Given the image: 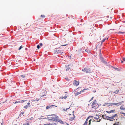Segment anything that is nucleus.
<instances>
[{"label": "nucleus", "mask_w": 125, "mask_h": 125, "mask_svg": "<svg viewBox=\"0 0 125 125\" xmlns=\"http://www.w3.org/2000/svg\"><path fill=\"white\" fill-rule=\"evenodd\" d=\"M16 125V124H15V125Z\"/></svg>", "instance_id": "nucleus-53"}, {"label": "nucleus", "mask_w": 125, "mask_h": 125, "mask_svg": "<svg viewBox=\"0 0 125 125\" xmlns=\"http://www.w3.org/2000/svg\"><path fill=\"white\" fill-rule=\"evenodd\" d=\"M108 39V38H107V39H106V38H105L104 39H103L101 41V43L102 44L103 42H104L105 41V40L106 39H107V40Z\"/></svg>", "instance_id": "nucleus-19"}, {"label": "nucleus", "mask_w": 125, "mask_h": 125, "mask_svg": "<svg viewBox=\"0 0 125 125\" xmlns=\"http://www.w3.org/2000/svg\"><path fill=\"white\" fill-rule=\"evenodd\" d=\"M120 109L121 110H125V108L123 106H121L120 108Z\"/></svg>", "instance_id": "nucleus-18"}, {"label": "nucleus", "mask_w": 125, "mask_h": 125, "mask_svg": "<svg viewBox=\"0 0 125 125\" xmlns=\"http://www.w3.org/2000/svg\"><path fill=\"white\" fill-rule=\"evenodd\" d=\"M22 47H22V46H20V47H19V49H18L19 50H20L21 49V48H22Z\"/></svg>", "instance_id": "nucleus-29"}, {"label": "nucleus", "mask_w": 125, "mask_h": 125, "mask_svg": "<svg viewBox=\"0 0 125 125\" xmlns=\"http://www.w3.org/2000/svg\"><path fill=\"white\" fill-rule=\"evenodd\" d=\"M93 98H94V97H93L92 98H91V100H90L89 101V102H90L92 100H93Z\"/></svg>", "instance_id": "nucleus-34"}, {"label": "nucleus", "mask_w": 125, "mask_h": 125, "mask_svg": "<svg viewBox=\"0 0 125 125\" xmlns=\"http://www.w3.org/2000/svg\"><path fill=\"white\" fill-rule=\"evenodd\" d=\"M103 62L104 63H106V62L105 61H104Z\"/></svg>", "instance_id": "nucleus-45"}, {"label": "nucleus", "mask_w": 125, "mask_h": 125, "mask_svg": "<svg viewBox=\"0 0 125 125\" xmlns=\"http://www.w3.org/2000/svg\"><path fill=\"white\" fill-rule=\"evenodd\" d=\"M65 79H66L68 81H69V80H70L69 79H68L67 78H65Z\"/></svg>", "instance_id": "nucleus-38"}, {"label": "nucleus", "mask_w": 125, "mask_h": 125, "mask_svg": "<svg viewBox=\"0 0 125 125\" xmlns=\"http://www.w3.org/2000/svg\"><path fill=\"white\" fill-rule=\"evenodd\" d=\"M97 17H98V16H96V18H97Z\"/></svg>", "instance_id": "nucleus-52"}, {"label": "nucleus", "mask_w": 125, "mask_h": 125, "mask_svg": "<svg viewBox=\"0 0 125 125\" xmlns=\"http://www.w3.org/2000/svg\"><path fill=\"white\" fill-rule=\"evenodd\" d=\"M39 99H38V100H33L34 101H39Z\"/></svg>", "instance_id": "nucleus-36"}, {"label": "nucleus", "mask_w": 125, "mask_h": 125, "mask_svg": "<svg viewBox=\"0 0 125 125\" xmlns=\"http://www.w3.org/2000/svg\"><path fill=\"white\" fill-rule=\"evenodd\" d=\"M41 17H42V18H44L45 17V16L44 15H41Z\"/></svg>", "instance_id": "nucleus-26"}, {"label": "nucleus", "mask_w": 125, "mask_h": 125, "mask_svg": "<svg viewBox=\"0 0 125 125\" xmlns=\"http://www.w3.org/2000/svg\"><path fill=\"white\" fill-rule=\"evenodd\" d=\"M73 66V65L72 64H70L68 66H66V71H68L70 69V66Z\"/></svg>", "instance_id": "nucleus-7"}, {"label": "nucleus", "mask_w": 125, "mask_h": 125, "mask_svg": "<svg viewBox=\"0 0 125 125\" xmlns=\"http://www.w3.org/2000/svg\"><path fill=\"white\" fill-rule=\"evenodd\" d=\"M56 52L57 53H61L62 52L61 51V50H59L58 49L56 50Z\"/></svg>", "instance_id": "nucleus-17"}, {"label": "nucleus", "mask_w": 125, "mask_h": 125, "mask_svg": "<svg viewBox=\"0 0 125 125\" xmlns=\"http://www.w3.org/2000/svg\"><path fill=\"white\" fill-rule=\"evenodd\" d=\"M123 61H125V58H123Z\"/></svg>", "instance_id": "nucleus-41"}, {"label": "nucleus", "mask_w": 125, "mask_h": 125, "mask_svg": "<svg viewBox=\"0 0 125 125\" xmlns=\"http://www.w3.org/2000/svg\"><path fill=\"white\" fill-rule=\"evenodd\" d=\"M68 109V108H67L66 109Z\"/></svg>", "instance_id": "nucleus-56"}, {"label": "nucleus", "mask_w": 125, "mask_h": 125, "mask_svg": "<svg viewBox=\"0 0 125 125\" xmlns=\"http://www.w3.org/2000/svg\"><path fill=\"white\" fill-rule=\"evenodd\" d=\"M115 109L112 110L111 111H112V113L114 112H115Z\"/></svg>", "instance_id": "nucleus-33"}, {"label": "nucleus", "mask_w": 125, "mask_h": 125, "mask_svg": "<svg viewBox=\"0 0 125 125\" xmlns=\"http://www.w3.org/2000/svg\"><path fill=\"white\" fill-rule=\"evenodd\" d=\"M108 120H109L110 121H113L112 120H111V119H109Z\"/></svg>", "instance_id": "nucleus-46"}, {"label": "nucleus", "mask_w": 125, "mask_h": 125, "mask_svg": "<svg viewBox=\"0 0 125 125\" xmlns=\"http://www.w3.org/2000/svg\"><path fill=\"white\" fill-rule=\"evenodd\" d=\"M117 114H115V115H113L112 116L110 117H107L108 118H110L111 119H114L115 117H116L117 116Z\"/></svg>", "instance_id": "nucleus-11"}, {"label": "nucleus", "mask_w": 125, "mask_h": 125, "mask_svg": "<svg viewBox=\"0 0 125 125\" xmlns=\"http://www.w3.org/2000/svg\"><path fill=\"white\" fill-rule=\"evenodd\" d=\"M66 92H65V93H66Z\"/></svg>", "instance_id": "nucleus-55"}, {"label": "nucleus", "mask_w": 125, "mask_h": 125, "mask_svg": "<svg viewBox=\"0 0 125 125\" xmlns=\"http://www.w3.org/2000/svg\"><path fill=\"white\" fill-rule=\"evenodd\" d=\"M31 123V122L26 123L24 124L23 125H28L30 124V123Z\"/></svg>", "instance_id": "nucleus-23"}, {"label": "nucleus", "mask_w": 125, "mask_h": 125, "mask_svg": "<svg viewBox=\"0 0 125 125\" xmlns=\"http://www.w3.org/2000/svg\"><path fill=\"white\" fill-rule=\"evenodd\" d=\"M75 116H73V117H70V120L71 121H73L74 120V118H75Z\"/></svg>", "instance_id": "nucleus-15"}, {"label": "nucleus", "mask_w": 125, "mask_h": 125, "mask_svg": "<svg viewBox=\"0 0 125 125\" xmlns=\"http://www.w3.org/2000/svg\"><path fill=\"white\" fill-rule=\"evenodd\" d=\"M25 100H21L20 101H16L15 102H13V103H14V104H16L18 103H22L24 102L25 101Z\"/></svg>", "instance_id": "nucleus-10"}, {"label": "nucleus", "mask_w": 125, "mask_h": 125, "mask_svg": "<svg viewBox=\"0 0 125 125\" xmlns=\"http://www.w3.org/2000/svg\"><path fill=\"white\" fill-rule=\"evenodd\" d=\"M73 83L74 85L77 86L79 85V83L78 81H77L76 80H74L73 82Z\"/></svg>", "instance_id": "nucleus-6"}, {"label": "nucleus", "mask_w": 125, "mask_h": 125, "mask_svg": "<svg viewBox=\"0 0 125 125\" xmlns=\"http://www.w3.org/2000/svg\"><path fill=\"white\" fill-rule=\"evenodd\" d=\"M30 26V24H28V23H27L26 24V27H29Z\"/></svg>", "instance_id": "nucleus-25"}, {"label": "nucleus", "mask_w": 125, "mask_h": 125, "mask_svg": "<svg viewBox=\"0 0 125 125\" xmlns=\"http://www.w3.org/2000/svg\"><path fill=\"white\" fill-rule=\"evenodd\" d=\"M44 96V95H42L41 96Z\"/></svg>", "instance_id": "nucleus-48"}, {"label": "nucleus", "mask_w": 125, "mask_h": 125, "mask_svg": "<svg viewBox=\"0 0 125 125\" xmlns=\"http://www.w3.org/2000/svg\"><path fill=\"white\" fill-rule=\"evenodd\" d=\"M99 122L98 121H97V122Z\"/></svg>", "instance_id": "nucleus-54"}, {"label": "nucleus", "mask_w": 125, "mask_h": 125, "mask_svg": "<svg viewBox=\"0 0 125 125\" xmlns=\"http://www.w3.org/2000/svg\"><path fill=\"white\" fill-rule=\"evenodd\" d=\"M40 46H42V43H40Z\"/></svg>", "instance_id": "nucleus-40"}, {"label": "nucleus", "mask_w": 125, "mask_h": 125, "mask_svg": "<svg viewBox=\"0 0 125 125\" xmlns=\"http://www.w3.org/2000/svg\"><path fill=\"white\" fill-rule=\"evenodd\" d=\"M98 19V18H95L94 19V20H95V19Z\"/></svg>", "instance_id": "nucleus-43"}, {"label": "nucleus", "mask_w": 125, "mask_h": 125, "mask_svg": "<svg viewBox=\"0 0 125 125\" xmlns=\"http://www.w3.org/2000/svg\"><path fill=\"white\" fill-rule=\"evenodd\" d=\"M50 119L54 121H57L58 118V117L55 115H50Z\"/></svg>", "instance_id": "nucleus-2"}, {"label": "nucleus", "mask_w": 125, "mask_h": 125, "mask_svg": "<svg viewBox=\"0 0 125 125\" xmlns=\"http://www.w3.org/2000/svg\"><path fill=\"white\" fill-rule=\"evenodd\" d=\"M67 95H66L64 97L63 96H61V97H60V98H61L62 99H63V98L64 99H66L67 97Z\"/></svg>", "instance_id": "nucleus-16"}, {"label": "nucleus", "mask_w": 125, "mask_h": 125, "mask_svg": "<svg viewBox=\"0 0 125 125\" xmlns=\"http://www.w3.org/2000/svg\"><path fill=\"white\" fill-rule=\"evenodd\" d=\"M88 118H87L85 122L84 123V124L83 125H87V124L88 122Z\"/></svg>", "instance_id": "nucleus-13"}, {"label": "nucleus", "mask_w": 125, "mask_h": 125, "mask_svg": "<svg viewBox=\"0 0 125 125\" xmlns=\"http://www.w3.org/2000/svg\"><path fill=\"white\" fill-rule=\"evenodd\" d=\"M92 106L93 108L96 109L98 108L99 105L97 103V101L96 100H94V102L92 103Z\"/></svg>", "instance_id": "nucleus-1"}, {"label": "nucleus", "mask_w": 125, "mask_h": 125, "mask_svg": "<svg viewBox=\"0 0 125 125\" xmlns=\"http://www.w3.org/2000/svg\"><path fill=\"white\" fill-rule=\"evenodd\" d=\"M40 48V46L39 45H38L37 46V48L38 49H39Z\"/></svg>", "instance_id": "nucleus-35"}, {"label": "nucleus", "mask_w": 125, "mask_h": 125, "mask_svg": "<svg viewBox=\"0 0 125 125\" xmlns=\"http://www.w3.org/2000/svg\"><path fill=\"white\" fill-rule=\"evenodd\" d=\"M117 124L116 123H114V125H117Z\"/></svg>", "instance_id": "nucleus-42"}, {"label": "nucleus", "mask_w": 125, "mask_h": 125, "mask_svg": "<svg viewBox=\"0 0 125 125\" xmlns=\"http://www.w3.org/2000/svg\"><path fill=\"white\" fill-rule=\"evenodd\" d=\"M57 121L59 122L60 123L62 124H63L64 123L61 120H60L59 119V118H58V119L57 120Z\"/></svg>", "instance_id": "nucleus-12"}, {"label": "nucleus", "mask_w": 125, "mask_h": 125, "mask_svg": "<svg viewBox=\"0 0 125 125\" xmlns=\"http://www.w3.org/2000/svg\"><path fill=\"white\" fill-rule=\"evenodd\" d=\"M55 106L56 107H57V106L55 105H48L46 107V110H47L48 109L50 108H52L53 107Z\"/></svg>", "instance_id": "nucleus-9"}, {"label": "nucleus", "mask_w": 125, "mask_h": 125, "mask_svg": "<svg viewBox=\"0 0 125 125\" xmlns=\"http://www.w3.org/2000/svg\"><path fill=\"white\" fill-rule=\"evenodd\" d=\"M107 116H106V115H103L102 117H103V118L104 119H106V117H107Z\"/></svg>", "instance_id": "nucleus-21"}, {"label": "nucleus", "mask_w": 125, "mask_h": 125, "mask_svg": "<svg viewBox=\"0 0 125 125\" xmlns=\"http://www.w3.org/2000/svg\"><path fill=\"white\" fill-rule=\"evenodd\" d=\"M66 124L67 125H68V124L67 123H66Z\"/></svg>", "instance_id": "nucleus-51"}, {"label": "nucleus", "mask_w": 125, "mask_h": 125, "mask_svg": "<svg viewBox=\"0 0 125 125\" xmlns=\"http://www.w3.org/2000/svg\"><path fill=\"white\" fill-rule=\"evenodd\" d=\"M29 120V119H28L27 120V121H28V120Z\"/></svg>", "instance_id": "nucleus-50"}, {"label": "nucleus", "mask_w": 125, "mask_h": 125, "mask_svg": "<svg viewBox=\"0 0 125 125\" xmlns=\"http://www.w3.org/2000/svg\"><path fill=\"white\" fill-rule=\"evenodd\" d=\"M125 33V32H120V31H119L118 33Z\"/></svg>", "instance_id": "nucleus-31"}, {"label": "nucleus", "mask_w": 125, "mask_h": 125, "mask_svg": "<svg viewBox=\"0 0 125 125\" xmlns=\"http://www.w3.org/2000/svg\"><path fill=\"white\" fill-rule=\"evenodd\" d=\"M24 113V112L23 111H21V113H20V115H22Z\"/></svg>", "instance_id": "nucleus-22"}, {"label": "nucleus", "mask_w": 125, "mask_h": 125, "mask_svg": "<svg viewBox=\"0 0 125 125\" xmlns=\"http://www.w3.org/2000/svg\"><path fill=\"white\" fill-rule=\"evenodd\" d=\"M92 120V119H91L90 120H89V125H90L91 123V121Z\"/></svg>", "instance_id": "nucleus-27"}, {"label": "nucleus", "mask_w": 125, "mask_h": 125, "mask_svg": "<svg viewBox=\"0 0 125 125\" xmlns=\"http://www.w3.org/2000/svg\"><path fill=\"white\" fill-rule=\"evenodd\" d=\"M113 67L115 70H117V71H119V69L117 68L114 67Z\"/></svg>", "instance_id": "nucleus-24"}, {"label": "nucleus", "mask_w": 125, "mask_h": 125, "mask_svg": "<svg viewBox=\"0 0 125 125\" xmlns=\"http://www.w3.org/2000/svg\"><path fill=\"white\" fill-rule=\"evenodd\" d=\"M87 89L88 90V89L87 88V89H84L83 90L79 92H77L75 93V96H77V95H78L79 94H81L82 92H84V90H87Z\"/></svg>", "instance_id": "nucleus-5"}, {"label": "nucleus", "mask_w": 125, "mask_h": 125, "mask_svg": "<svg viewBox=\"0 0 125 125\" xmlns=\"http://www.w3.org/2000/svg\"><path fill=\"white\" fill-rule=\"evenodd\" d=\"M21 76L23 78H24L25 77V75H21Z\"/></svg>", "instance_id": "nucleus-30"}, {"label": "nucleus", "mask_w": 125, "mask_h": 125, "mask_svg": "<svg viewBox=\"0 0 125 125\" xmlns=\"http://www.w3.org/2000/svg\"><path fill=\"white\" fill-rule=\"evenodd\" d=\"M107 117H109V116H107V117H106V119H107V120H108L109 118H108Z\"/></svg>", "instance_id": "nucleus-37"}, {"label": "nucleus", "mask_w": 125, "mask_h": 125, "mask_svg": "<svg viewBox=\"0 0 125 125\" xmlns=\"http://www.w3.org/2000/svg\"><path fill=\"white\" fill-rule=\"evenodd\" d=\"M99 118V116L98 115H96L94 117V118L95 119H97Z\"/></svg>", "instance_id": "nucleus-14"}, {"label": "nucleus", "mask_w": 125, "mask_h": 125, "mask_svg": "<svg viewBox=\"0 0 125 125\" xmlns=\"http://www.w3.org/2000/svg\"><path fill=\"white\" fill-rule=\"evenodd\" d=\"M123 61H121V63H123Z\"/></svg>", "instance_id": "nucleus-49"}, {"label": "nucleus", "mask_w": 125, "mask_h": 125, "mask_svg": "<svg viewBox=\"0 0 125 125\" xmlns=\"http://www.w3.org/2000/svg\"><path fill=\"white\" fill-rule=\"evenodd\" d=\"M96 92V91H93V92H94V93L95 92Z\"/></svg>", "instance_id": "nucleus-47"}, {"label": "nucleus", "mask_w": 125, "mask_h": 125, "mask_svg": "<svg viewBox=\"0 0 125 125\" xmlns=\"http://www.w3.org/2000/svg\"><path fill=\"white\" fill-rule=\"evenodd\" d=\"M120 114H123L124 116H125V113H124L123 112H121Z\"/></svg>", "instance_id": "nucleus-32"}, {"label": "nucleus", "mask_w": 125, "mask_h": 125, "mask_svg": "<svg viewBox=\"0 0 125 125\" xmlns=\"http://www.w3.org/2000/svg\"><path fill=\"white\" fill-rule=\"evenodd\" d=\"M103 62L104 63H106V62L105 61H104Z\"/></svg>", "instance_id": "nucleus-44"}, {"label": "nucleus", "mask_w": 125, "mask_h": 125, "mask_svg": "<svg viewBox=\"0 0 125 125\" xmlns=\"http://www.w3.org/2000/svg\"><path fill=\"white\" fill-rule=\"evenodd\" d=\"M106 112L109 114L110 113H112L111 110L109 111H106Z\"/></svg>", "instance_id": "nucleus-28"}, {"label": "nucleus", "mask_w": 125, "mask_h": 125, "mask_svg": "<svg viewBox=\"0 0 125 125\" xmlns=\"http://www.w3.org/2000/svg\"><path fill=\"white\" fill-rule=\"evenodd\" d=\"M122 102H124L123 101H122L120 102H119L117 103H112L108 105V104H104V106H109L111 105V104H112L113 105H117V106H119V105H121V104Z\"/></svg>", "instance_id": "nucleus-3"}, {"label": "nucleus", "mask_w": 125, "mask_h": 125, "mask_svg": "<svg viewBox=\"0 0 125 125\" xmlns=\"http://www.w3.org/2000/svg\"><path fill=\"white\" fill-rule=\"evenodd\" d=\"M67 45V44H64V45H61V46H65Z\"/></svg>", "instance_id": "nucleus-39"}, {"label": "nucleus", "mask_w": 125, "mask_h": 125, "mask_svg": "<svg viewBox=\"0 0 125 125\" xmlns=\"http://www.w3.org/2000/svg\"><path fill=\"white\" fill-rule=\"evenodd\" d=\"M82 70L86 73H91V72L90 71L91 70L90 68L88 67H86L83 69Z\"/></svg>", "instance_id": "nucleus-4"}, {"label": "nucleus", "mask_w": 125, "mask_h": 125, "mask_svg": "<svg viewBox=\"0 0 125 125\" xmlns=\"http://www.w3.org/2000/svg\"><path fill=\"white\" fill-rule=\"evenodd\" d=\"M30 101H29V102L27 103V105L24 107V108L26 109H27L28 107L30 106Z\"/></svg>", "instance_id": "nucleus-8"}, {"label": "nucleus", "mask_w": 125, "mask_h": 125, "mask_svg": "<svg viewBox=\"0 0 125 125\" xmlns=\"http://www.w3.org/2000/svg\"><path fill=\"white\" fill-rule=\"evenodd\" d=\"M119 90H117L115 92H113L115 93V94H117L119 92Z\"/></svg>", "instance_id": "nucleus-20"}]
</instances>
